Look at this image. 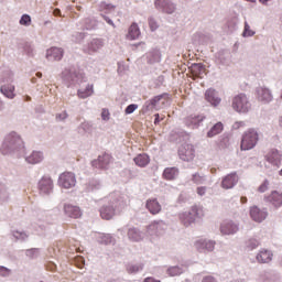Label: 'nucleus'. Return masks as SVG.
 I'll return each mask as SVG.
<instances>
[{
  "label": "nucleus",
  "mask_w": 282,
  "mask_h": 282,
  "mask_svg": "<svg viewBox=\"0 0 282 282\" xmlns=\"http://www.w3.org/2000/svg\"><path fill=\"white\" fill-rule=\"evenodd\" d=\"M0 153L10 158H22V155H25V142L21 134L17 132L7 134L0 145Z\"/></svg>",
  "instance_id": "nucleus-1"
},
{
  "label": "nucleus",
  "mask_w": 282,
  "mask_h": 282,
  "mask_svg": "<svg viewBox=\"0 0 282 282\" xmlns=\"http://www.w3.org/2000/svg\"><path fill=\"white\" fill-rule=\"evenodd\" d=\"M106 199L107 204L100 208L99 213L100 217L107 221L127 208V199H123L118 193L110 194Z\"/></svg>",
  "instance_id": "nucleus-2"
},
{
  "label": "nucleus",
  "mask_w": 282,
  "mask_h": 282,
  "mask_svg": "<svg viewBox=\"0 0 282 282\" xmlns=\"http://www.w3.org/2000/svg\"><path fill=\"white\" fill-rule=\"evenodd\" d=\"M231 107L237 113H248L252 104L246 94H238L231 99Z\"/></svg>",
  "instance_id": "nucleus-3"
},
{
  "label": "nucleus",
  "mask_w": 282,
  "mask_h": 282,
  "mask_svg": "<svg viewBox=\"0 0 282 282\" xmlns=\"http://www.w3.org/2000/svg\"><path fill=\"white\" fill-rule=\"evenodd\" d=\"M258 142H259V131L251 128L243 133L240 149L241 151H250L257 147Z\"/></svg>",
  "instance_id": "nucleus-4"
},
{
  "label": "nucleus",
  "mask_w": 282,
  "mask_h": 282,
  "mask_svg": "<svg viewBox=\"0 0 282 282\" xmlns=\"http://www.w3.org/2000/svg\"><path fill=\"white\" fill-rule=\"evenodd\" d=\"M197 217H204V212L197 206L192 207L189 212H184L180 214L181 223L186 228H188L191 224H195V219H197Z\"/></svg>",
  "instance_id": "nucleus-5"
},
{
  "label": "nucleus",
  "mask_w": 282,
  "mask_h": 282,
  "mask_svg": "<svg viewBox=\"0 0 282 282\" xmlns=\"http://www.w3.org/2000/svg\"><path fill=\"white\" fill-rule=\"evenodd\" d=\"M58 185L61 188H74L76 186V174L72 172H64L58 177Z\"/></svg>",
  "instance_id": "nucleus-6"
},
{
  "label": "nucleus",
  "mask_w": 282,
  "mask_h": 282,
  "mask_svg": "<svg viewBox=\"0 0 282 282\" xmlns=\"http://www.w3.org/2000/svg\"><path fill=\"white\" fill-rule=\"evenodd\" d=\"M204 98L206 102H208V105L215 109L221 105V97L219 96V91H217L215 88H208L205 90Z\"/></svg>",
  "instance_id": "nucleus-7"
},
{
  "label": "nucleus",
  "mask_w": 282,
  "mask_h": 282,
  "mask_svg": "<svg viewBox=\"0 0 282 282\" xmlns=\"http://www.w3.org/2000/svg\"><path fill=\"white\" fill-rule=\"evenodd\" d=\"M164 230H166V223H164V220L153 221L147 228V232L150 237H160V235H163Z\"/></svg>",
  "instance_id": "nucleus-8"
},
{
  "label": "nucleus",
  "mask_w": 282,
  "mask_h": 282,
  "mask_svg": "<svg viewBox=\"0 0 282 282\" xmlns=\"http://www.w3.org/2000/svg\"><path fill=\"white\" fill-rule=\"evenodd\" d=\"M281 162H282L281 153L274 150L267 155L265 167L270 169V165H271V171H276V169L281 166Z\"/></svg>",
  "instance_id": "nucleus-9"
},
{
  "label": "nucleus",
  "mask_w": 282,
  "mask_h": 282,
  "mask_svg": "<svg viewBox=\"0 0 282 282\" xmlns=\"http://www.w3.org/2000/svg\"><path fill=\"white\" fill-rule=\"evenodd\" d=\"M105 47V40L102 39H93L88 42V44L84 47V52L86 54H96L100 52Z\"/></svg>",
  "instance_id": "nucleus-10"
},
{
  "label": "nucleus",
  "mask_w": 282,
  "mask_h": 282,
  "mask_svg": "<svg viewBox=\"0 0 282 282\" xmlns=\"http://www.w3.org/2000/svg\"><path fill=\"white\" fill-rule=\"evenodd\" d=\"M256 91L258 101L262 102V105H270V102L274 100V96H272L270 88L258 87Z\"/></svg>",
  "instance_id": "nucleus-11"
},
{
  "label": "nucleus",
  "mask_w": 282,
  "mask_h": 282,
  "mask_svg": "<svg viewBox=\"0 0 282 282\" xmlns=\"http://www.w3.org/2000/svg\"><path fill=\"white\" fill-rule=\"evenodd\" d=\"M178 156L183 162H192V160H195V149L191 144H183L178 149Z\"/></svg>",
  "instance_id": "nucleus-12"
},
{
  "label": "nucleus",
  "mask_w": 282,
  "mask_h": 282,
  "mask_svg": "<svg viewBox=\"0 0 282 282\" xmlns=\"http://www.w3.org/2000/svg\"><path fill=\"white\" fill-rule=\"evenodd\" d=\"M250 217L253 221L261 224V221H265V219H268V209H261L258 206H252L250 208Z\"/></svg>",
  "instance_id": "nucleus-13"
},
{
  "label": "nucleus",
  "mask_w": 282,
  "mask_h": 282,
  "mask_svg": "<svg viewBox=\"0 0 282 282\" xmlns=\"http://www.w3.org/2000/svg\"><path fill=\"white\" fill-rule=\"evenodd\" d=\"M83 75H80L76 69H65L62 73V78L65 80L67 85H75V83H78L80 80Z\"/></svg>",
  "instance_id": "nucleus-14"
},
{
  "label": "nucleus",
  "mask_w": 282,
  "mask_h": 282,
  "mask_svg": "<svg viewBox=\"0 0 282 282\" xmlns=\"http://www.w3.org/2000/svg\"><path fill=\"white\" fill-rule=\"evenodd\" d=\"M156 10L165 12V14H173L175 12V3L173 0H155Z\"/></svg>",
  "instance_id": "nucleus-15"
},
{
  "label": "nucleus",
  "mask_w": 282,
  "mask_h": 282,
  "mask_svg": "<svg viewBox=\"0 0 282 282\" xmlns=\"http://www.w3.org/2000/svg\"><path fill=\"white\" fill-rule=\"evenodd\" d=\"M39 191L42 195H50L54 191V181L47 176L42 177L39 182Z\"/></svg>",
  "instance_id": "nucleus-16"
},
{
  "label": "nucleus",
  "mask_w": 282,
  "mask_h": 282,
  "mask_svg": "<svg viewBox=\"0 0 282 282\" xmlns=\"http://www.w3.org/2000/svg\"><path fill=\"white\" fill-rule=\"evenodd\" d=\"M239 230V223L232 220H226L220 225L221 235H237Z\"/></svg>",
  "instance_id": "nucleus-17"
},
{
  "label": "nucleus",
  "mask_w": 282,
  "mask_h": 282,
  "mask_svg": "<svg viewBox=\"0 0 282 282\" xmlns=\"http://www.w3.org/2000/svg\"><path fill=\"white\" fill-rule=\"evenodd\" d=\"M264 202H267V204H271L274 208H281L282 193L279 191H272L269 195L264 196Z\"/></svg>",
  "instance_id": "nucleus-18"
},
{
  "label": "nucleus",
  "mask_w": 282,
  "mask_h": 282,
  "mask_svg": "<svg viewBox=\"0 0 282 282\" xmlns=\"http://www.w3.org/2000/svg\"><path fill=\"white\" fill-rule=\"evenodd\" d=\"M194 246L198 252H213L215 250V241L213 240L198 239Z\"/></svg>",
  "instance_id": "nucleus-19"
},
{
  "label": "nucleus",
  "mask_w": 282,
  "mask_h": 282,
  "mask_svg": "<svg viewBox=\"0 0 282 282\" xmlns=\"http://www.w3.org/2000/svg\"><path fill=\"white\" fill-rule=\"evenodd\" d=\"M239 183V176L236 172L228 174L225 176L221 181V188H225L226 191L230 188H235L237 184Z\"/></svg>",
  "instance_id": "nucleus-20"
},
{
  "label": "nucleus",
  "mask_w": 282,
  "mask_h": 282,
  "mask_svg": "<svg viewBox=\"0 0 282 282\" xmlns=\"http://www.w3.org/2000/svg\"><path fill=\"white\" fill-rule=\"evenodd\" d=\"M64 213L67 217H72L73 219H78L83 217V212L80 207L72 204H64Z\"/></svg>",
  "instance_id": "nucleus-21"
},
{
  "label": "nucleus",
  "mask_w": 282,
  "mask_h": 282,
  "mask_svg": "<svg viewBox=\"0 0 282 282\" xmlns=\"http://www.w3.org/2000/svg\"><path fill=\"white\" fill-rule=\"evenodd\" d=\"M109 164H111V155L109 154L99 155L97 160L91 162L95 169H108Z\"/></svg>",
  "instance_id": "nucleus-22"
},
{
  "label": "nucleus",
  "mask_w": 282,
  "mask_h": 282,
  "mask_svg": "<svg viewBox=\"0 0 282 282\" xmlns=\"http://www.w3.org/2000/svg\"><path fill=\"white\" fill-rule=\"evenodd\" d=\"M64 51L61 47H51L46 51V61H62Z\"/></svg>",
  "instance_id": "nucleus-23"
},
{
  "label": "nucleus",
  "mask_w": 282,
  "mask_h": 282,
  "mask_svg": "<svg viewBox=\"0 0 282 282\" xmlns=\"http://www.w3.org/2000/svg\"><path fill=\"white\" fill-rule=\"evenodd\" d=\"M145 208L151 215H160L162 213V205H160L158 198H149L145 203Z\"/></svg>",
  "instance_id": "nucleus-24"
},
{
  "label": "nucleus",
  "mask_w": 282,
  "mask_h": 282,
  "mask_svg": "<svg viewBox=\"0 0 282 282\" xmlns=\"http://www.w3.org/2000/svg\"><path fill=\"white\" fill-rule=\"evenodd\" d=\"M272 257H274L272 251L268 249H260L256 256V260L258 263H270L272 261Z\"/></svg>",
  "instance_id": "nucleus-25"
},
{
  "label": "nucleus",
  "mask_w": 282,
  "mask_h": 282,
  "mask_svg": "<svg viewBox=\"0 0 282 282\" xmlns=\"http://www.w3.org/2000/svg\"><path fill=\"white\" fill-rule=\"evenodd\" d=\"M43 160H45V155L42 151H32V153L25 156V162L28 164H41Z\"/></svg>",
  "instance_id": "nucleus-26"
},
{
  "label": "nucleus",
  "mask_w": 282,
  "mask_h": 282,
  "mask_svg": "<svg viewBox=\"0 0 282 282\" xmlns=\"http://www.w3.org/2000/svg\"><path fill=\"white\" fill-rule=\"evenodd\" d=\"M204 116L202 115H191L189 117H187L185 119V124L187 127H191L192 129H195L197 127H199V122H204Z\"/></svg>",
  "instance_id": "nucleus-27"
},
{
  "label": "nucleus",
  "mask_w": 282,
  "mask_h": 282,
  "mask_svg": "<svg viewBox=\"0 0 282 282\" xmlns=\"http://www.w3.org/2000/svg\"><path fill=\"white\" fill-rule=\"evenodd\" d=\"M145 56L149 65H155V63L162 61V53H160L159 50H152L148 52Z\"/></svg>",
  "instance_id": "nucleus-28"
},
{
  "label": "nucleus",
  "mask_w": 282,
  "mask_h": 282,
  "mask_svg": "<svg viewBox=\"0 0 282 282\" xmlns=\"http://www.w3.org/2000/svg\"><path fill=\"white\" fill-rule=\"evenodd\" d=\"M128 239L134 242L142 241V239H144V234L140 231V229L132 227L128 229Z\"/></svg>",
  "instance_id": "nucleus-29"
},
{
  "label": "nucleus",
  "mask_w": 282,
  "mask_h": 282,
  "mask_svg": "<svg viewBox=\"0 0 282 282\" xmlns=\"http://www.w3.org/2000/svg\"><path fill=\"white\" fill-rule=\"evenodd\" d=\"M259 282H281V280L274 272L264 271L260 274Z\"/></svg>",
  "instance_id": "nucleus-30"
},
{
  "label": "nucleus",
  "mask_w": 282,
  "mask_h": 282,
  "mask_svg": "<svg viewBox=\"0 0 282 282\" xmlns=\"http://www.w3.org/2000/svg\"><path fill=\"white\" fill-rule=\"evenodd\" d=\"M0 91L6 98H9V100H14L17 97V94H14V85L8 84L0 87Z\"/></svg>",
  "instance_id": "nucleus-31"
},
{
  "label": "nucleus",
  "mask_w": 282,
  "mask_h": 282,
  "mask_svg": "<svg viewBox=\"0 0 282 282\" xmlns=\"http://www.w3.org/2000/svg\"><path fill=\"white\" fill-rule=\"evenodd\" d=\"M77 96L82 100H85L86 98H89L90 96H94V84H88L86 86V88L78 89Z\"/></svg>",
  "instance_id": "nucleus-32"
},
{
  "label": "nucleus",
  "mask_w": 282,
  "mask_h": 282,
  "mask_svg": "<svg viewBox=\"0 0 282 282\" xmlns=\"http://www.w3.org/2000/svg\"><path fill=\"white\" fill-rule=\"evenodd\" d=\"M127 39L128 41H135L137 39H140V26H138V23H132L130 25Z\"/></svg>",
  "instance_id": "nucleus-33"
},
{
  "label": "nucleus",
  "mask_w": 282,
  "mask_h": 282,
  "mask_svg": "<svg viewBox=\"0 0 282 282\" xmlns=\"http://www.w3.org/2000/svg\"><path fill=\"white\" fill-rule=\"evenodd\" d=\"M134 164L137 166H140L141 169H144V166H149V163L151 162V159L145 154H139L133 159Z\"/></svg>",
  "instance_id": "nucleus-34"
},
{
  "label": "nucleus",
  "mask_w": 282,
  "mask_h": 282,
  "mask_svg": "<svg viewBox=\"0 0 282 282\" xmlns=\"http://www.w3.org/2000/svg\"><path fill=\"white\" fill-rule=\"evenodd\" d=\"M166 98V94L163 95H158L154 98H152L150 101L145 102V109L147 111H151L153 109H155V107H158V105L160 104V100Z\"/></svg>",
  "instance_id": "nucleus-35"
},
{
  "label": "nucleus",
  "mask_w": 282,
  "mask_h": 282,
  "mask_svg": "<svg viewBox=\"0 0 282 282\" xmlns=\"http://www.w3.org/2000/svg\"><path fill=\"white\" fill-rule=\"evenodd\" d=\"M221 131H224V123L217 122L207 132V138H215V135H219Z\"/></svg>",
  "instance_id": "nucleus-36"
},
{
  "label": "nucleus",
  "mask_w": 282,
  "mask_h": 282,
  "mask_svg": "<svg viewBox=\"0 0 282 282\" xmlns=\"http://www.w3.org/2000/svg\"><path fill=\"white\" fill-rule=\"evenodd\" d=\"M180 175V171L176 167H167L163 172L164 180H175Z\"/></svg>",
  "instance_id": "nucleus-37"
},
{
  "label": "nucleus",
  "mask_w": 282,
  "mask_h": 282,
  "mask_svg": "<svg viewBox=\"0 0 282 282\" xmlns=\"http://www.w3.org/2000/svg\"><path fill=\"white\" fill-rule=\"evenodd\" d=\"M98 243H104V246H109V243H116V239L109 234H101L97 238Z\"/></svg>",
  "instance_id": "nucleus-38"
},
{
  "label": "nucleus",
  "mask_w": 282,
  "mask_h": 282,
  "mask_svg": "<svg viewBox=\"0 0 282 282\" xmlns=\"http://www.w3.org/2000/svg\"><path fill=\"white\" fill-rule=\"evenodd\" d=\"M166 274L169 276H180L181 274H184V268L180 265L169 267L166 269Z\"/></svg>",
  "instance_id": "nucleus-39"
},
{
  "label": "nucleus",
  "mask_w": 282,
  "mask_h": 282,
  "mask_svg": "<svg viewBox=\"0 0 282 282\" xmlns=\"http://www.w3.org/2000/svg\"><path fill=\"white\" fill-rule=\"evenodd\" d=\"M10 202V189L6 185H0V204H7Z\"/></svg>",
  "instance_id": "nucleus-40"
},
{
  "label": "nucleus",
  "mask_w": 282,
  "mask_h": 282,
  "mask_svg": "<svg viewBox=\"0 0 282 282\" xmlns=\"http://www.w3.org/2000/svg\"><path fill=\"white\" fill-rule=\"evenodd\" d=\"M144 270L143 263H135V264H128L127 265V272L129 274H138V272H142Z\"/></svg>",
  "instance_id": "nucleus-41"
},
{
  "label": "nucleus",
  "mask_w": 282,
  "mask_h": 282,
  "mask_svg": "<svg viewBox=\"0 0 282 282\" xmlns=\"http://www.w3.org/2000/svg\"><path fill=\"white\" fill-rule=\"evenodd\" d=\"M259 246H261V242L257 238H249L246 241V248L248 250H257V248H259Z\"/></svg>",
  "instance_id": "nucleus-42"
},
{
  "label": "nucleus",
  "mask_w": 282,
  "mask_h": 282,
  "mask_svg": "<svg viewBox=\"0 0 282 282\" xmlns=\"http://www.w3.org/2000/svg\"><path fill=\"white\" fill-rule=\"evenodd\" d=\"M12 237H14L17 241H25L30 235H28L25 231L13 230Z\"/></svg>",
  "instance_id": "nucleus-43"
},
{
  "label": "nucleus",
  "mask_w": 282,
  "mask_h": 282,
  "mask_svg": "<svg viewBox=\"0 0 282 282\" xmlns=\"http://www.w3.org/2000/svg\"><path fill=\"white\" fill-rule=\"evenodd\" d=\"M192 72L194 76H202L204 73V64H193Z\"/></svg>",
  "instance_id": "nucleus-44"
},
{
  "label": "nucleus",
  "mask_w": 282,
  "mask_h": 282,
  "mask_svg": "<svg viewBox=\"0 0 282 282\" xmlns=\"http://www.w3.org/2000/svg\"><path fill=\"white\" fill-rule=\"evenodd\" d=\"M192 182H194V184H206V175H199L198 173L193 174L192 176Z\"/></svg>",
  "instance_id": "nucleus-45"
},
{
  "label": "nucleus",
  "mask_w": 282,
  "mask_h": 282,
  "mask_svg": "<svg viewBox=\"0 0 282 282\" xmlns=\"http://www.w3.org/2000/svg\"><path fill=\"white\" fill-rule=\"evenodd\" d=\"M86 188L88 192L98 191V188H100V182L91 180L86 184Z\"/></svg>",
  "instance_id": "nucleus-46"
},
{
  "label": "nucleus",
  "mask_w": 282,
  "mask_h": 282,
  "mask_svg": "<svg viewBox=\"0 0 282 282\" xmlns=\"http://www.w3.org/2000/svg\"><path fill=\"white\" fill-rule=\"evenodd\" d=\"M96 20L91 19V18H86L84 20V28L85 30H94V28H96Z\"/></svg>",
  "instance_id": "nucleus-47"
},
{
  "label": "nucleus",
  "mask_w": 282,
  "mask_h": 282,
  "mask_svg": "<svg viewBox=\"0 0 282 282\" xmlns=\"http://www.w3.org/2000/svg\"><path fill=\"white\" fill-rule=\"evenodd\" d=\"M254 34H257V32H254L253 30L250 29V24H248V22H245V29L242 32V36L245 39H247L248 36H254Z\"/></svg>",
  "instance_id": "nucleus-48"
},
{
  "label": "nucleus",
  "mask_w": 282,
  "mask_h": 282,
  "mask_svg": "<svg viewBox=\"0 0 282 282\" xmlns=\"http://www.w3.org/2000/svg\"><path fill=\"white\" fill-rule=\"evenodd\" d=\"M79 130L82 129L84 131V133H91V131H94V126L91 123H89L88 121H85L83 123H80Z\"/></svg>",
  "instance_id": "nucleus-49"
},
{
  "label": "nucleus",
  "mask_w": 282,
  "mask_h": 282,
  "mask_svg": "<svg viewBox=\"0 0 282 282\" xmlns=\"http://www.w3.org/2000/svg\"><path fill=\"white\" fill-rule=\"evenodd\" d=\"M14 80V73L12 70L4 72L1 82L2 83H12Z\"/></svg>",
  "instance_id": "nucleus-50"
},
{
  "label": "nucleus",
  "mask_w": 282,
  "mask_h": 282,
  "mask_svg": "<svg viewBox=\"0 0 282 282\" xmlns=\"http://www.w3.org/2000/svg\"><path fill=\"white\" fill-rule=\"evenodd\" d=\"M99 11L100 12H105V10H107L108 12H110L111 10H115L116 7L113 4L107 3V2H100L99 6Z\"/></svg>",
  "instance_id": "nucleus-51"
},
{
  "label": "nucleus",
  "mask_w": 282,
  "mask_h": 282,
  "mask_svg": "<svg viewBox=\"0 0 282 282\" xmlns=\"http://www.w3.org/2000/svg\"><path fill=\"white\" fill-rule=\"evenodd\" d=\"M20 25H25L29 28V25H32V18L30 14H23L19 21Z\"/></svg>",
  "instance_id": "nucleus-52"
},
{
  "label": "nucleus",
  "mask_w": 282,
  "mask_h": 282,
  "mask_svg": "<svg viewBox=\"0 0 282 282\" xmlns=\"http://www.w3.org/2000/svg\"><path fill=\"white\" fill-rule=\"evenodd\" d=\"M270 188V181L264 180L258 187V193H265Z\"/></svg>",
  "instance_id": "nucleus-53"
},
{
  "label": "nucleus",
  "mask_w": 282,
  "mask_h": 282,
  "mask_svg": "<svg viewBox=\"0 0 282 282\" xmlns=\"http://www.w3.org/2000/svg\"><path fill=\"white\" fill-rule=\"evenodd\" d=\"M239 23V18L234 17L231 18L228 22L227 25L229 28V30H235V28H237V24Z\"/></svg>",
  "instance_id": "nucleus-54"
},
{
  "label": "nucleus",
  "mask_w": 282,
  "mask_h": 282,
  "mask_svg": "<svg viewBox=\"0 0 282 282\" xmlns=\"http://www.w3.org/2000/svg\"><path fill=\"white\" fill-rule=\"evenodd\" d=\"M25 254L31 259H34V257H39V248L28 249Z\"/></svg>",
  "instance_id": "nucleus-55"
},
{
  "label": "nucleus",
  "mask_w": 282,
  "mask_h": 282,
  "mask_svg": "<svg viewBox=\"0 0 282 282\" xmlns=\"http://www.w3.org/2000/svg\"><path fill=\"white\" fill-rule=\"evenodd\" d=\"M12 274V270L6 268V267H0V276L8 278Z\"/></svg>",
  "instance_id": "nucleus-56"
},
{
  "label": "nucleus",
  "mask_w": 282,
  "mask_h": 282,
  "mask_svg": "<svg viewBox=\"0 0 282 282\" xmlns=\"http://www.w3.org/2000/svg\"><path fill=\"white\" fill-rule=\"evenodd\" d=\"M149 25L152 32H155V30L160 28V25L158 24V21H155L153 18H149Z\"/></svg>",
  "instance_id": "nucleus-57"
},
{
  "label": "nucleus",
  "mask_w": 282,
  "mask_h": 282,
  "mask_svg": "<svg viewBox=\"0 0 282 282\" xmlns=\"http://www.w3.org/2000/svg\"><path fill=\"white\" fill-rule=\"evenodd\" d=\"M135 109H138L137 104L129 105L124 110L126 116H129V115L133 113V111H135Z\"/></svg>",
  "instance_id": "nucleus-58"
},
{
  "label": "nucleus",
  "mask_w": 282,
  "mask_h": 282,
  "mask_svg": "<svg viewBox=\"0 0 282 282\" xmlns=\"http://www.w3.org/2000/svg\"><path fill=\"white\" fill-rule=\"evenodd\" d=\"M24 51L26 52V54L29 56H33L34 55V46L31 45V44H25Z\"/></svg>",
  "instance_id": "nucleus-59"
},
{
  "label": "nucleus",
  "mask_w": 282,
  "mask_h": 282,
  "mask_svg": "<svg viewBox=\"0 0 282 282\" xmlns=\"http://www.w3.org/2000/svg\"><path fill=\"white\" fill-rule=\"evenodd\" d=\"M68 116L67 111H63L62 113L56 115V120H58V122H63V120H67Z\"/></svg>",
  "instance_id": "nucleus-60"
},
{
  "label": "nucleus",
  "mask_w": 282,
  "mask_h": 282,
  "mask_svg": "<svg viewBox=\"0 0 282 282\" xmlns=\"http://www.w3.org/2000/svg\"><path fill=\"white\" fill-rule=\"evenodd\" d=\"M76 43H80V41H83L85 39V33L83 32H79V33H76L75 35H73Z\"/></svg>",
  "instance_id": "nucleus-61"
},
{
  "label": "nucleus",
  "mask_w": 282,
  "mask_h": 282,
  "mask_svg": "<svg viewBox=\"0 0 282 282\" xmlns=\"http://www.w3.org/2000/svg\"><path fill=\"white\" fill-rule=\"evenodd\" d=\"M104 21H106V23H108V25H111V28H116V23H113V20H111V18L105 15V14H101Z\"/></svg>",
  "instance_id": "nucleus-62"
},
{
  "label": "nucleus",
  "mask_w": 282,
  "mask_h": 282,
  "mask_svg": "<svg viewBox=\"0 0 282 282\" xmlns=\"http://www.w3.org/2000/svg\"><path fill=\"white\" fill-rule=\"evenodd\" d=\"M196 193L199 197H204V195H206V186L197 187Z\"/></svg>",
  "instance_id": "nucleus-63"
},
{
  "label": "nucleus",
  "mask_w": 282,
  "mask_h": 282,
  "mask_svg": "<svg viewBox=\"0 0 282 282\" xmlns=\"http://www.w3.org/2000/svg\"><path fill=\"white\" fill-rule=\"evenodd\" d=\"M109 111L107 109H102L101 111V119L105 120V122H107L109 120Z\"/></svg>",
  "instance_id": "nucleus-64"
}]
</instances>
